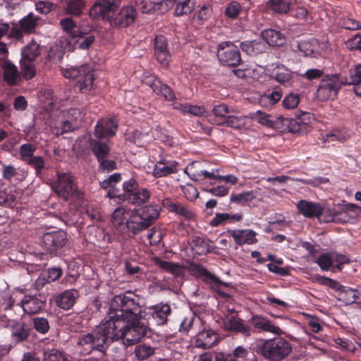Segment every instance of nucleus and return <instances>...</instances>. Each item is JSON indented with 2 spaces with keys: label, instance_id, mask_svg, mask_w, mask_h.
<instances>
[{
  "label": "nucleus",
  "instance_id": "774afa93",
  "mask_svg": "<svg viewBox=\"0 0 361 361\" xmlns=\"http://www.w3.org/2000/svg\"><path fill=\"white\" fill-rule=\"evenodd\" d=\"M82 0H71L67 5V11L73 15L79 16L82 13Z\"/></svg>",
  "mask_w": 361,
  "mask_h": 361
},
{
  "label": "nucleus",
  "instance_id": "de8ad7c7",
  "mask_svg": "<svg viewBox=\"0 0 361 361\" xmlns=\"http://www.w3.org/2000/svg\"><path fill=\"white\" fill-rule=\"evenodd\" d=\"M20 63L21 68V80L23 78L26 80L33 78L36 75L33 61L21 59Z\"/></svg>",
  "mask_w": 361,
  "mask_h": 361
},
{
  "label": "nucleus",
  "instance_id": "2eb2a0df",
  "mask_svg": "<svg viewBox=\"0 0 361 361\" xmlns=\"http://www.w3.org/2000/svg\"><path fill=\"white\" fill-rule=\"evenodd\" d=\"M145 83L149 86L157 95L164 97L165 100L173 102L176 99L174 91L157 76L147 77Z\"/></svg>",
  "mask_w": 361,
  "mask_h": 361
},
{
  "label": "nucleus",
  "instance_id": "680f3d73",
  "mask_svg": "<svg viewBox=\"0 0 361 361\" xmlns=\"http://www.w3.org/2000/svg\"><path fill=\"white\" fill-rule=\"evenodd\" d=\"M99 164V169L102 172H110L117 169V164L114 160L106 158H101L97 160Z\"/></svg>",
  "mask_w": 361,
  "mask_h": 361
},
{
  "label": "nucleus",
  "instance_id": "79ce46f5",
  "mask_svg": "<svg viewBox=\"0 0 361 361\" xmlns=\"http://www.w3.org/2000/svg\"><path fill=\"white\" fill-rule=\"evenodd\" d=\"M246 118L243 116H228L222 121H215L214 125L231 127L233 129L240 130L245 126Z\"/></svg>",
  "mask_w": 361,
  "mask_h": 361
},
{
  "label": "nucleus",
  "instance_id": "393cba45",
  "mask_svg": "<svg viewBox=\"0 0 361 361\" xmlns=\"http://www.w3.org/2000/svg\"><path fill=\"white\" fill-rule=\"evenodd\" d=\"M149 228L160 216L161 207L151 203L138 209H135Z\"/></svg>",
  "mask_w": 361,
  "mask_h": 361
},
{
  "label": "nucleus",
  "instance_id": "603ef678",
  "mask_svg": "<svg viewBox=\"0 0 361 361\" xmlns=\"http://www.w3.org/2000/svg\"><path fill=\"white\" fill-rule=\"evenodd\" d=\"M36 147L30 143L23 144L19 148L20 159L25 164L31 157H34Z\"/></svg>",
  "mask_w": 361,
  "mask_h": 361
},
{
  "label": "nucleus",
  "instance_id": "ea45409f",
  "mask_svg": "<svg viewBox=\"0 0 361 361\" xmlns=\"http://www.w3.org/2000/svg\"><path fill=\"white\" fill-rule=\"evenodd\" d=\"M292 0H268L267 7L275 13L286 15L291 9Z\"/></svg>",
  "mask_w": 361,
  "mask_h": 361
},
{
  "label": "nucleus",
  "instance_id": "c9c22d12",
  "mask_svg": "<svg viewBox=\"0 0 361 361\" xmlns=\"http://www.w3.org/2000/svg\"><path fill=\"white\" fill-rule=\"evenodd\" d=\"M153 262L159 268L176 276H180L184 274V267L177 263L165 261L158 257H154Z\"/></svg>",
  "mask_w": 361,
  "mask_h": 361
},
{
  "label": "nucleus",
  "instance_id": "4d7b16f0",
  "mask_svg": "<svg viewBox=\"0 0 361 361\" xmlns=\"http://www.w3.org/2000/svg\"><path fill=\"white\" fill-rule=\"evenodd\" d=\"M26 164L35 169L37 176H41L43 169L45 168L44 160L41 156L31 157V159H29Z\"/></svg>",
  "mask_w": 361,
  "mask_h": 361
},
{
  "label": "nucleus",
  "instance_id": "052dcab7",
  "mask_svg": "<svg viewBox=\"0 0 361 361\" xmlns=\"http://www.w3.org/2000/svg\"><path fill=\"white\" fill-rule=\"evenodd\" d=\"M16 197L7 190H0V205L13 207L16 205Z\"/></svg>",
  "mask_w": 361,
  "mask_h": 361
},
{
  "label": "nucleus",
  "instance_id": "cd10ccee",
  "mask_svg": "<svg viewBox=\"0 0 361 361\" xmlns=\"http://www.w3.org/2000/svg\"><path fill=\"white\" fill-rule=\"evenodd\" d=\"M79 296L75 289L66 290L56 297V303L61 309L68 310L74 306Z\"/></svg>",
  "mask_w": 361,
  "mask_h": 361
},
{
  "label": "nucleus",
  "instance_id": "20e7f679",
  "mask_svg": "<svg viewBox=\"0 0 361 361\" xmlns=\"http://www.w3.org/2000/svg\"><path fill=\"white\" fill-rule=\"evenodd\" d=\"M108 315L109 319H104L105 322L116 323L118 321L136 319L144 314L138 298L128 293L114 297Z\"/></svg>",
  "mask_w": 361,
  "mask_h": 361
},
{
  "label": "nucleus",
  "instance_id": "13d9d810",
  "mask_svg": "<svg viewBox=\"0 0 361 361\" xmlns=\"http://www.w3.org/2000/svg\"><path fill=\"white\" fill-rule=\"evenodd\" d=\"M68 359L63 353L56 350L51 349L44 352L42 361H67Z\"/></svg>",
  "mask_w": 361,
  "mask_h": 361
},
{
  "label": "nucleus",
  "instance_id": "c85d7f7f",
  "mask_svg": "<svg viewBox=\"0 0 361 361\" xmlns=\"http://www.w3.org/2000/svg\"><path fill=\"white\" fill-rule=\"evenodd\" d=\"M212 240L198 235H192L188 240L191 249L199 255H204L211 252L214 247L210 245Z\"/></svg>",
  "mask_w": 361,
  "mask_h": 361
},
{
  "label": "nucleus",
  "instance_id": "6ab92c4d",
  "mask_svg": "<svg viewBox=\"0 0 361 361\" xmlns=\"http://www.w3.org/2000/svg\"><path fill=\"white\" fill-rule=\"evenodd\" d=\"M136 16V10L133 6L123 7L119 12L109 20L111 26L123 28L132 24Z\"/></svg>",
  "mask_w": 361,
  "mask_h": 361
},
{
  "label": "nucleus",
  "instance_id": "bb28decb",
  "mask_svg": "<svg viewBox=\"0 0 361 361\" xmlns=\"http://www.w3.org/2000/svg\"><path fill=\"white\" fill-rule=\"evenodd\" d=\"M250 321L252 325L259 331L269 332L277 336H281L283 334V331L279 326H275L266 317L255 315L252 317Z\"/></svg>",
  "mask_w": 361,
  "mask_h": 361
},
{
  "label": "nucleus",
  "instance_id": "6e6552de",
  "mask_svg": "<svg viewBox=\"0 0 361 361\" xmlns=\"http://www.w3.org/2000/svg\"><path fill=\"white\" fill-rule=\"evenodd\" d=\"M67 234L63 230L45 233L41 238L42 248L49 254L59 255L67 243Z\"/></svg>",
  "mask_w": 361,
  "mask_h": 361
},
{
  "label": "nucleus",
  "instance_id": "5701e85b",
  "mask_svg": "<svg viewBox=\"0 0 361 361\" xmlns=\"http://www.w3.org/2000/svg\"><path fill=\"white\" fill-rule=\"evenodd\" d=\"M271 78L283 86H290L293 79V72L281 63H277L269 70Z\"/></svg>",
  "mask_w": 361,
  "mask_h": 361
},
{
  "label": "nucleus",
  "instance_id": "e433bc0d",
  "mask_svg": "<svg viewBox=\"0 0 361 361\" xmlns=\"http://www.w3.org/2000/svg\"><path fill=\"white\" fill-rule=\"evenodd\" d=\"M89 145L97 160L108 157L111 148L106 142L99 139H90Z\"/></svg>",
  "mask_w": 361,
  "mask_h": 361
},
{
  "label": "nucleus",
  "instance_id": "6e6d98bb",
  "mask_svg": "<svg viewBox=\"0 0 361 361\" xmlns=\"http://www.w3.org/2000/svg\"><path fill=\"white\" fill-rule=\"evenodd\" d=\"M212 111L215 115L216 118L212 119L211 123H212L215 121H222L224 118L228 116L227 114H228L231 112L228 105L226 104H220L218 105H215L212 109Z\"/></svg>",
  "mask_w": 361,
  "mask_h": 361
},
{
  "label": "nucleus",
  "instance_id": "4468645a",
  "mask_svg": "<svg viewBox=\"0 0 361 361\" xmlns=\"http://www.w3.org/2000/svg\"><path fill=\"white\" fill-rule=\"evenodd\" d=\"M25 313L35 314L43 311L47 306V297L42 294L25 295L20 302Z\"/></svg>",
  "mask_w": 361,
  "mask_h": 361
},
{
  "label": "nucleus",
  "instance_id": "3c124183",
  "mask_svg": "<svg viewBox=\"0 0 361 361\" xmlns=\"http://www.w3.org/2000/svg\"><path fill=\"white\" fill-rule=\"evenodd\" d=\"M314 262L322 271H329L331 268L334 269L332 252L322 253Z\"/></svg>",
  "mask_w": 361,
  "mask_h": 361
},
{
  "label": "nucleus",
  "instance_id": "0eeeda50",
  "mask_svg": "<svg viewBox=\"0 0 361 361\" xmlns=\"http://www.w3.org/2000/svg\"><path fill=\"white\" fill-rule=\"evenodd\" d=\"M345 80L341 74H328L321 80L317 88V97L321 101L335 99L343 85H345Z\"/></svg>",
  "mask_w": 361,
  "mask_h": 361
},
{
  "label": "nucleus",
  "instance_id": "5fc2aeb1",
  "mask_svg": "<svg viewBox=\"0 0 361 361\" xmlns=\"http://www.w3.org/2000/svg\"><path fill=\"white\" fill-rule=\"evenodd\" d=\"M341 26L351 31L361 30V21L357 20L353 18L345 16L340 20Z\"/></svg>",
  "mask_w": 361,
  "mask_h": 361
},
{
  "label": "nucleus",
  "instance_id": "9d476101",
  "mask_svg": "<svg viewBox=\"0 0 361 361\" xmlns=\"http://www.w3.org/2000/svg\"><path fill=\"white\" fill-rule=\"evenodd\" d=\"M54 192L65 200L76 192L74 176L71 173L57 172V180L52 183Z\"/></svg>",
  "mask_w": 361,
  "mask_h": 361
},
{
  "label": "nucleus",
  "instance_id": "e2e57ef3",
  "mask_svg": "<svg viewBox=\"0 0 361 361\" xmlns=\"http://www.w3.org/2000/svg\"><path fill=\"white\" fill-rule=\"evenodd\" d=\"M242 10L241 5L236 1H232L228 4L225 15L231 18H236Z\"/></svg>",
  "mask_w": 361,
  "mask_h": 361
},
{
  "label": "nucleus",
  "instance_id": "b1692460",
  "mask_svg": "<svg viewBox=\"0 0 361 361\" xmlns=\"http://www.w3.org/2000/svg\"><path fill=\"white\" fill-rule=\"evenodd\" d=\"M296 207L300 214L308 219L319 218L324 210L320 204L305 200H300Z\"/></svg>",
  "mask_w": 361,
  "mask_h": 361
},
{
  "label": "nucleus",
  "instance_id": "a878e982",
  "mask_svg": "<svg viewBox=\"0 0 361 361\" xmlns=\"http://www.w3.org/2000/svg\"><path fill=\"white\" fill-rule=\"evenodd\" d=\"M4 80L9 86L18 85L21 82L20 72L9 60H5L1 65Z\"/></svg>",
  "mask_w": 361,
  "mask_h": 361
},
{
  "label": "nucleus",
  "instance_id": "a18cd8bd",
  "mask_svg": "<svg viewBox=\"0 0 361 361\" xmlns=\"http://www.w3.org/2000/svg\"><path fill=\"white\" fill-rule=\"evenodd\" d=\"M37 20L38 18H35L32 13H30L19 21V27L23 32H34L37 25Z\"/></svg>",
  "mask_w": 361,
  "mask_h": 361
},
{
  "label": "nucleus",
  "instance_id": "37998d69",
  "mask_svg": "<svg viewBox=\"0 0 361 361\" xmlns=\"http://www.w3.org/2000/svg\"><path fill=\"white\" fill-rule=\"evenodd\" d=\"M41 54V47L35 41L30 42L21 51L22 59L34 61Z\"/></svg>",
  "mask_w": 361,
  "mask_h": 361
},
{
  "label": "nucleus",
  "instance_id": "09e8293b",
  "mask_svg": "<svg viewBox=\"0 0 361 361\" xmlns=\"http://www.w3.org/2000/svg\"><path fill=\"white\" fill-rule=\"evenodd\" d=\"M32 328L39 334L45 335L50 330L48 319L44 317H35L32 319Z\"/></svg>",
  "mask_w": 361,
  "mask_h": 361
},
{
  "label": "nucleus",
  "instance_id": "f704fd0d",
  "mask_svg": "<svg viewBox=\"0 0 361 361\" xmlns=\"http://www.w3.org/2000/svg\"><path fill=\"white\" fill-rule=\"evenodd\" d=\"M357 206L353 204H348L345 206L342 211H336L335 209L330 211V215L326 217V221H331L336 224H345L349 222L350 217L348 211H354Z\"/></svg>",
  "mask_w": 361,
  "mask_h": 361
},
{
  "label": "nucleus",
  "instance_id": "39448f33",
  "mask_svg": "<svg viewBox=\"0 0 361 361\" xmlns=\"http://www.w3.org/2000/svg\"><path fill=\"white\" fill-rule=\"evenodd\" d=\"M255 351L269 361H281L292 350L290 343L281 337L261 339L257 341Z\"/></svg>",
  "mask_w": 361,
  "mask_h": 361
},
{
  "label": "nucleus",
  "instance_id": "49530a36",
  "mask_svg": "<svg viewBox=\"0 0 361 361\" xmlns=\"http://www.w3.org/2000/svg\"><path fill=\"white\" fill-rule=\"evenodd\" d=\"M255 198V195L252 190L246 191L240 193H232L230 196V200L232 202L239 205L244 206L250 202Z\"/></svg>",
  "mask_w": 361,
  "mask_h": 361
},
{
  "label": "nucleus",
  "instance_id": "0e129e2a",
  "mask_svg": "<svg viewBox=\"0 0 361 361\" xmlns=\"http://www.w3.org/2000/svg\"><path fill=\"white\" fill-rule=\"evenodd\" d=\"M332 257L334 269H337L338 271L342 270L343 264H349L350 262V259L346 255L343 254L332 252Z\"/></svg>",
  "mask_w": 361,
  "mask_h": 361
},
{
  "label": "nucleus",
  "instance_id": "a211bd4d",
  "mask_svg": "<svg viewBox=\"0 0 361 361\" xmlns=\"http://www.w3.org/2000/svg\"><path fill=\"white\" fill-rule=\"evenodd\" d=\"M161 205L168 212L175 213L185 219L190 220L195 216L194 212L189 207L169 197L164 198L161 200Z\"/></svg>",
  "mask_w": 361,
  "mask_h": 361
},
{
  "label": "nucleus",
  "instance_id": "9b49d317",
  "mask_svg": "<svg viewBox=\"0 0 361 361\" xmlns=\"http://www.w3.org/2000/svg\"><path fill=\"white\" fill-rule=\"evenodd\" d=\"M188 271L190 274L197 279H202L206 283H213L214 288L219 295H226L221 290V286H228L226 283L221 281L218 277L209 272L203 265L197 263H190Z\"/></svg>",
  "mask_w": 361,
  "mask_h": 361
},
{
  "label": "nucleus",
  "instance_id": "f257e3e1",
  "mask_svg": "<svg viewBox=\"0 0 361 361\" xmlns=\"http://www.w3.org/2000/svg\"><path fill=\"white\" fill-rule=\"evenodd\" d=\"M145 316L116 323L109 322L111 326L110 332L113 342L121 339L126 345H132L144 338L150 337L152 331L145 322Z\"/></svg>",
  "mask_w": 361,
  "mask_h": 361
},
{
  "label": "nucleus",
  "instance_id": "864d4df0",
  "mask_svg": "<svg viewBox=\"0 0 361 361\" xmlns=\"http://www.w3.org/2000/svg\"><path fill=\"white\" fill-rule=\"evenodd\" d=\"M134 353L137 360H144L154 353V349L150 345L140 344L135 347Z\"/></svg>",
  "mask_w": 361,
  "mask_h": 361
},
{
  "label": "nucleus",
  "instance_id": "c03bdc74",
  "mask_svg": "<svg viewBox=\"0 0 361 361\" xmlns=\"http://www.w3.org/2000/svg\"><path fill=\"white\" fill-rule=\"evenodd\" d=\"M178 171V166L163 165L156 162L153 167L152 174L158 178L177 173Z\"/></svg>",
  "mask_w": 361,
  "mask_h": 361
},
{
  "label": "nucleus",
  "instance_id": "f3484780",
  "mask_svg": "<svg viewBox=\"0 0 361 361\" xmlns=\"http://www.w3.org/2000/svg\"><path fill=\"white\" fill-rule=\"evenodd\" d=\"M8 326L11 331L12 341L15 344L26 341L32 329L27 323L21 321L12 320L9 322Z\"/></svg>",
  "mask_w": 361,
  "mask_h": 361
},
{
  "label": "nucleus",
  "instance_id": "423d86ee",
  "mask_svg": "<svg viewBox=\"0 0 361 361\" xmlns=\"http://www.w3.org/2000/svg\"><path fill=\"white\" fill-rule=\"evenodd\" d=\"M61 71L65 78L77 80V87L82 93H89L92 90L94 76L90 65L82 64L78 67L61 68Z\"/></svg>",
  "mask_w": 361,
  "mask_h": 361
},
{
  "label": "nucleus",
  "instance_id": "f8f14e48",
  "mask_svg": "<svg viewBox=\"0 0 361 361\" xmlns=\"http://www.w3.org/2000/svg\"><path fill=\"white\" fill-rule=\"evenodd\" d=\"M145 315H148L149 318L152 319L157 326H164L167 324L169 317L172 313L170 305L164 302L147 307Z\"/></svg>",
  "mask_w": 361,
  "mask_h": 361
},
{
  "label": "nucleus",
  "instance_id": "2f4dec72",
  "mask_svg": "<svg viewBox=\"0 0 361 361\" xmlns=\"http://www.w3.org/2000/svg\"><path fill=\"white\" fill-rule=\"evenodd\" d=\"M261 37L267 44L272 47H283L286 41L285 35L281 31L271 28L262 30Z\"/></svg>",
  "mask_w": 361,
  "mask_h": 361
},
{
  "label": "nucleus",
  "instance_id": "58836bf2",
  "mask_svg": "<svg viewBox=\"0 0 361 361\" xmlns=\"http://www.w3.org/2000/svg\"><path fill=\"white\" fill-rule=\"evenodd\" d=\"M253 118L259 123L266 127L274 128L278 131L279 128H281L280 126H279L281 122L279 121L280 116H274L258 111L254 114Z\"/></svg>",
  "mask_w": 361,
  "mask_h": 361
},
{
  "label": "nucleus",
  "instance_id": "a19ab883",
  "mask_svg": "<svg viewBox=\"0 0 361 361\" xmlns=\"http://www.w3.org/2000/svg\"><path fill=\"white\" fill-rule=\"evenodd\" d=\"M151 192L146 188H137L132 194L127 196L126 200L133 204L141 205L149 200Z\"/></svg>",
  "mask_w": 361,
  "mask_h": 361
},
{
  "label": "nucleus",
  "instance_id": "8fccbe9b",
  "mask_svg": "<svg viewBox=\"0 0 361 361\" xmlns=\"http://www.w3.org/2000/svg\"><path fill=\"white\" fill-rule=\"evenodd\" d=\"M195 9V3L192 0H184L176 4L174 15L181 16L190 13Z\"/></svg>",
  "mask_w": 361,
  "mask_h": 361
},
{
  "label": "nucleus",
  "instance_id": "4c0bfd02",
  "mask_svg": "<svg viewBox=\"0 0 361 361\" xmlns=\"http://www.w3.org/2000/svg\"><path fill=\"white\" fill-rule=\"evenodd\" d=\"M279 123L280 128H279V131L281 133L284 132H290L293 133H299L302 131L303 129L302 128V124L298 121V118L295 116L293 118H286L283 116H280Z\"/></svg>",
  "mask_w": 361,
  "mask_h": 361
},
{
  "label": "nucleus",
  "instance_id": "69168bd1",
  "mask_svg": "<svg viewBox=\"0 0 361 361\" xmlns=\"http://www.w3.org/2000/svg\"><path fill=\"white\" fill-rule=\"evenodd\" d=\"M295 74H297L301 78H305L307 80L311 81L322 78L324 75V71L322 69L310 68L307 70L304 73H298L295 72Z\"/></svg>",
  "mask_w": 361,
  "mask_h": 361
},
{
  "label": "nucleus",
  "instance_id": "aec40b11",
  "mask_svg": "<svg viewBox=\"0 0 361 361\" xmlns=\"http://www.w3.org/2000/svg\"><path fill=\"white\" fill-rule=\"evenodd\" d=\"M118 130V123L111 118L99 120L94 127V135L97 138H106L114 136Z\"/></svg>",
  "mask_w": 361,
  "mask_h": 361
},
{
  "label": "nucleus",
  "instance_id": "72a5a7b5",
  "mask_svg": "<svg viewBox=\"0 0 361 361\" xmlns=\"http://www.w3.org/2000/svg\"><path fill=\"white\" fill-rule=\"evenodd\" d=\"M241 50L249 56H257L266 51L267 47L266 43L259 40H247L240 44Z\"/></svg>",
  "mask_w": 361,
  "mask_h": 361
},
{
  "label": "nucleus",
  "instance_id": "4be33fe9",
  "mask_svg": "<svg viewBox=\"0 0 361 361\" xmlns=\"http://www.w3.org/2000/svg\"><path fill=\"white\" fill-rule=\"evenodd\" d=\"M227 233L234 240L238 246L243 245H253L257 243V233L252 229L228 230Z\"/></svg>",
  "mask_w": 361,
  "mask_h": 361
},
{
  "label": "nucleus",
  "instance_id": "338daca9",
  "mask_svg": "<svg viewBox=\"0 0 361 361\" xmlns=\"http://www.w3.org/2000/svg\"><path fill=\"white\" fill-rule=\"evenodd\" d=\"M346 47L350 51H359L361 53V35L356 34L345 42Z\"/></svg>",
  "mask_w": 361,
  "mask_h": 361
},
{
  "label": "nucleus",
  "instance_id": "7ed1b4c3",
  "mask_svg": "<svg viewBox=\"0 0 361 361\" xmlns=\"http://www.w3.org/2000/svg\"><path fill=\"white\" fill-rule=\"evenodd\" d=\"M110 329L111 324L103 320L92 332L81 334L78 337V350L84 355H90L94 351L104 355L113 343Z\"/></svg>",
  "mask_w": 361,
  "mask_h": 361
},
{
  "label": "nucleus",
  "instance_id": "473e14b6",
  "mask_svg": "<svg viewBox=\"0 0 361 361\" xmlns=\"http://www.w3.org/2000/svg\"><path fill=\"white\" fill-rule=\"evenodd\" d=\"M243 219V213H216L214 218L210 221L209 224L213 227H218L241 221Z\"/></svg>",
  "mask_w": 361,
  "mask_h": 361
},
{
  "label": "nucleus",
  "instance_id": "412c9836",
  "mask_svg": "<svg viewBox=\"0 0 361 361\" xmlns=\"http://www.w3.org/2000/svg\"><path fill=\"white\" fill-rule=\"evenodd\" d=\"M219 334L212 329H204L195 337V345L197 348L209 349L219 342Z\"/></svg>",
  "mask_w": 361,
  "mask_h": 361
},
{
  "label": "nucleus",
  "instance_id": "1a4fd4ad",
  "mask_svg": "<svg viewBox=\"0 0 361 361\" xmlns=\"http://www.w3.org/2000/svg\"><path fill=\"white\" fill-rule=\"evenodd\" d=\"M217 57L220 63L224 66L235 67L242 62L238 47L228 41L218 44Z\"/></svg>",
  "mask_w": 361,
  "mask_h": 361
},
{
  "label": "nucleus",
  "instance_id": "f03ea898",
  "mask_svg": "<svg viewBox=\"0 0 361 361\" xmlns=\"http://www.w3.org/2000/svg\"><path fill=\"white\" fill-rule=\"evenodd\" d=\"M111 219L119 241L134 238L140 232L149 228L135 209H126L119 207L113 212Z\"/></svg>",
  "mask_w": 361,
  "mask_h": 361
},
{
  "label": "nucleus",
  "instance_id": "ddd939ff",
  "mask_svg": "<svg viewBox=\"0 0 361 361\" xmlns=\"http://www.w3.org/2000/svg\"><path fill=\"white\" fill-rule=\"evenodd\" d=\"M191 178L196 181H208L211 185L216 183L220 184L222 182L235 185L238 182V178L232 174L227 176H220L215 174L213 171H194L190 173Z\"/></svg>",
  "mask_w": 361,
  "mask_h": 361
},
{
  "label": "nucleus",
  "instance_id": "dca6fc26",
  "mask_svg": "<svg viewBox=\"0 0 361 361\" xmlns=\"http://www.w3.org/2000/svg\"><path fill=\"white\" fill-rule=\"evenodd\" d=\"M154 51L157 60L163 66H168L171 54L169 50L168 41L163 35H158L154 39Z\"/></svg>",
  "mask_w": 361,
  "mask_h": 361
},
{
  "label": "nucleus",
  "instance_id": "c756f323",
  "mask_svg": "<svg viewBox=\"0 0 361 361\" xmlns=\"http://www.w3.org/2000/svg\"><path fill=\"white\" fill-rule=\"evenodd\" d=\"M224 327L229 331L240 333L245 336L251 335L252 329L243 323V320L236 317H231L224 322Z\"/></svg>",
  "mask_w": 361,
  "mask_h": 361
},
{
  "label": "nucleus",
  "instance_id": "bf43d9fd",
  "mask_svg": "<svg viewBox=\"0 0 361 361\" xmlns=\"http://www.w3.org/2000/svg\"><path fill=\"white\" fill-rule=\"evenodd\" d=\"M300 98V94L291 92L287 94L283 100V106L286 109H294L299 104Z\"/></svg>",
  "mask_w": 361,
  "mask_h": 361
},
{
  "label": "nucleus",
  "instance_id": "7c9ffc66",
  "mask_svg": "<svg viewBox=\"0 0 361 361\" xmlns=\"http://www.w3.org/2000/svg\"><path fill=\"white\" fill-rule=\"evenodd\" d=\"M345 85H353L355 94L361 97V63H358L353 68L350 69L348 76H345Z\"/></svg>",
  "mask_w": 361,
  "mask_h": 361
}]
</instances>
